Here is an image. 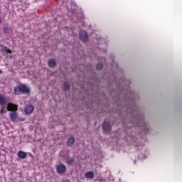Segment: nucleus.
<instances>
[{
    "mask_svg": "<svg viewBox=\"0 0 182 182\" xmlns=\"http://www.w3.org/2000/svg\"><path fill=\"white\" fill-rule=\"evenodd\" d=\"M2 21H3L2 16H0V24L2 23Z\"/></svg>",
    "mask_w": 182,
    "mask_h": 182,
    "instance_id": "obj_18",
    "label": "nucleus"
},
{
    "mask_svg": "<svg viewBox=\"0 0 182 182\" xmlns=\"http://www.w3.org/2000/svg\"><path fill=\"white\" fill-rule=\"evenodd\" d=\"M56 171L58 173V174H64V173H65L66 171V166L62 164H60L57 165Z\"/></svg>",
    "mask_w": 182,
    "mask_h": 182,
    "instance_id": "obj_4",
    "label": "nucleus"
},
{
    "mask_svg": "<svg viewBox=\"0 0 182 182\" xmlns=\"http://www.w3.org/2000/svg\"><path fill=\"white\" fill-rule=\"evenodd\" d=\"M27 154L26 152H24L23 151H19L18 152V157L19 159H21L22 160L26 159Z\"/></svg>",
    "mask_w": 182,
    "mask_h": 182,
    "instance_id": "obj_9",
    "label": "nucleus"
},
{
    "mask_svg": "<svg viewBox=\"0 0 182 182\" xmlns=\"http://www.w3.org/2000/svg\"><path fill=\"white\" fill-rule=\"evenodd\" d=\"M85 177L86 178H93V177H95V174L92 171H87L85 173Z\"/></svg>",
    "mask_w": 182,
    "mask_h": 182,
    "instance_id": "obj_11",
    "label": "nucleus"
},
{
    "mask_svg": "<svg viewBox=\"0 0 182 182\" xmlns=\"http://www.w3.org/2000/svg\"><path fill=\"white\" fill-rule=\"evenodd\" d=\"M10 119L11 122H15L18 119V113L16 112H11L10 113Z\"/></svg>",
    "mask_w": 182,
    "mask_h": 182,
    "instance_id": "obj_10",
    "label": "nucleus"
},
{
    "mask_svg": "<svg viewBox=\"0 0 182 182\" xmlns=\"http://www.w3.org/2000/svg\"><path fill=\"white\" fill-rule=\"evenodd\" d=\"M6 103H8V98L4 95L0 94V106H4Z\"/></svg>",
    "mask_w": 182,
    "mask_h": 182,
    "instance_id": "obj_8",
    "label": "nucleus"
},
{
    "mask_svg": "<svg viewBox=\"0 0 182 182\" xmlns=\"http://www.w3.org/2000/svg\"><path fill=\"white\" fill-rule=\"evenodd\" d=\"M69 87H70L69 82H64L63 87V90H69Z\"/></svg>",
    "mask_w": 182,
    "mask_h": 182,
    "instance_id": "obj_14",
    "label": "nucleus"
},
{
    "mask_svg": "<svg viewBox=\"0 0 182 182\" xmlns=\"http://www.w3.org/2000/svg\"><path fill=\"white\" fill-rule=\"evenodd\" d=\"M7 110L9 112H16V110H18V105H16L14 103L9 102L7 105Z\"/></svg>",
    "mask_w": 182,
    "mask_h": 182,
    "instance_id": "obj_5",
    "label": "nucleus"
},
{
    "mask_svg": "<svg viewBox=\"0 0 182 182\" xmlns=\"http://www.w3.org/2000/svg\"><path fill=\"white\" fill-rule=\"evenodd\" d=\"M102 129L105 133H107V132H110V129H112V127L110 126V123L107 122H105L102 124Z\"/></svg>",
    "mask_w": 182,
    "mask_h": 182,
    "instance_id": "obj_7",
    "label": "nucleus"
},
{
    "mask_svg": "<svg viewBox=\"0 0 182 182\" xmlns=\"http://www.w3.org/2000/svg\"><path fill=\"white\" fill-rule=\"evenodd\" d=\"M102 68H103V64H102V63H98V64L97 65V69L98 70H100L102 69Z\"/></svg>",
    "mask_w": 182,
    "mask_h": 182,
    "instance_id": "obj_16",
    "label": "nucleus"
},
{
    "mask_svg": "<svg viewBox=\"0 0 182 182\" xmlns=\"http://www.w3.org/2000/svg\"><path fill=\"white\" fill-rule=\"evenodd\" d=\"M4 33H11V27L6 26L4 28Z\"/></svg>",
    "mask_w": 182,
    "mask_h": 182,
    "instance_id": "obj_15",
    "label": "nucleus"
},
{
    "mask_svg": "<svg viewBox=\"0 0 182 182\" xmlns=\"http://www.w3.org/2000/svg\"><path fill=\"white\" fill-rule=\"evenodd\" d=\"M5 110H4V109H1V114H2L3 113H5Z\"/></svg>",
    "mask_w": 182,
    "mask_h": 182,
    "instance_id": "obj_17",
    "label": "nucleus"
},
{
    "mask_svg": "<svg viewBox=\"0 0 182 182\" xmlns=\"http://www.w3.org/2000/svg\"><path fill=\"white\" fill-rule=\"evenodd\" d=\"M48 65L50 66V68H53L55 66H56V60L55 59H51L48 61Z\"/></svg>",
    "mask_w": 182,
    "mask_h": 182,
    "instance_id": "obj_13",
    "label": "nucleus"
},
{
    "mask_svg": "<svg viewBox=\"0 0 182 182\" xmlns=\"http://www.w3.org/2000/svg\"><path fill=\"white\" fill-rule=\"evenodd\" d=\"M80 38L82 42H87V33L85 31H80Z\"/></svg>",
    "mask_w": 182,
    "mask_h": 182,
    "instance_id": "obj_6",
    "label": "nucleus"
},
{
    "mask_svg": "<svg viewBox=\"0 0 182 182\" xmlns=\"http://www.w3.org/2000/svg\"><path fill=\"white\" fill-rule=\"evenodd\" d=\"M1 73H2V70H0V75H1Z\"/></svg>",
    "mask_w": 182,
    "mask_h": 182,
    "instance_id": "obj_19",
    "label": "nucleus"
},
{
    "mask_svg": "<svg viewBox=\"0 0 182 182\" xmlns=\"http://www.w3.org/2000/svg\"><path fill=\"white\" fill-rule=\"evenodd\" d=\"M0 52L5 58H9V55H12V50L5 46H0Z\"/></svg>",
    "mask_w": 182,
    "mask_h": 182,
    "instance_id": "obj_2",
    "label": "nucleus"
},
{
    "mask_svg": "<svg viewBox=\"0 0 182 182\" xmlns=\"http://www.w3.org/2000/svg\"><path fill=\"white\" fill-rule=\"evenodd\" d=\"M34 109L35 107L33 106V105H27L24 108V112L26 113V114H32V113H33Z\"/></svg>",
    "mask_w": 182,
    "mask_h": 182,
    "instance_id": "obj_3",
    "label": "nucleus"
},
{
    "mask_svg": "<svg viewBox=\"0 0 182 182\" xmlns=\"http://www.w3.org/2000/svg\"><path fill=\"white\" fill-rule=\"evenodd\" d=\"M75 143V138L73 137V136H70L68 140V142H67V146H73V144Z\"/></svg>",
    "mask_w": 182,
    "mask_h": 182,
    "instance_id": "obj_12",
    "label": "nucleus"
},
{
    "mask_svg": "<svg viewBox=\"0 0 182 182\" xmlns=\"http://www.w3.org/2000/svg\"><path fill=\"white\" fill-rule=\"evenodd\" d=\"M14 93L16 95H29L31 93V88L26 84H19L14 87Z\"/></svg>",
    "mask_w": 182,
    "mask_h": 182,
    "instance_id": "obj_1",
    "label": "nucleus"
}]
</instances>
